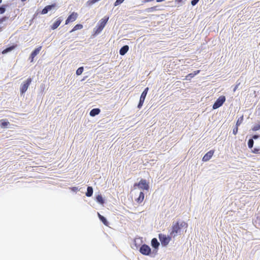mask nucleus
I'll return each instance as SVG.
<instances>
[{
    "label": "nucleus",
    "instance_id": "nucleus-28",
    "mask_svg": "<svg viewBox=\"0 0 260 260\" xmlns=\"http://www.w3.org/2000/svg\"><path fill=\"white\" fill-rule=\"evenodd\" d=\"M157 10V6H154L150 8H149L147 9V11L148 12H153L154 11Z\"/></svg>",
    "mask_w": 260,
    "mask_h": 260
},
{
    "label": "nucleus",
    "instance_id": "nucleus-22",
    "mask_svg": "<svg viewBox=\"0 0 260 260\" xmlns=\"http://www.w3.org/2000/svg\"><path fill=\"white\" fill-rule=\"evenodd\" d=\"M142 240L141 238H137L134 240V245L136 246V248H139L140 246L142 245Z\"/></svg>",
    "mask_w": 260,
    "mask_h": 260
},
{
    "label": "nucleus",
    "instance_id": "nucleus-12",
    "mask_svg": "<svg viewBox=\"0 0 260 260\" xmlns=\"http://www.w3.org/2000/svg\"><path fill=\"white\" fill-rule=\"evenodd\" d=\"M214 153V150H210L208 152H207L203 157L202 161L204 162H206L209 160L213 155Z\"/></svg>",
    "mask_w": 260,
    "mask_h": 260
},
{
    "label": "nucleus",
    "instance_id": "nucleus-41",
    "mask_svg": "<svg viewBox=\"0 0 260 260\" xmlns=\"http://www.w3.org/2000/svg\"><path fill=\"white\" fill-rule=\"evenodd\" d=\"M2 31V28L0 27V32Z\"/></svg>",
    "mask_w": 260,
    "mask_h": 260
},
{
    "label": "nucleus",
    "instance_id": "nucleus-7",
    "mask_svg": "<svg viewBox=\"0 0 260 260\" xmlns=\"http://www.w3.org/2000/svg\"><path fill=\"white\" fill-rule=\"evenodd\" d=\"M31 81L32 79L31 78L29 77L21 84L20 89V93L21 94H23L26 92L29 85L30 84Z\"/></svg>",
    "mask_w": 260,
    "mask_h": 260
},
{
    "label": "nucleus",
    "instance_id": "nucleus-8",
    "mask_svg": "<svg viewBox=\"0 0 260 260\" xmlns=\"http://www.w3.org/2000/svg\"><path fill=\"white\" fill-rule=\"evenodd\" d=\"M225 96L221 95L219 96L213 105L212 108L216 109L221 107L225 101Z\"/></svg>",
    "mask_w": 260,
    "mask_h": 260
},
{
    "label": "nucleus",
    "instance_id": "nucleus-2",
    "mask_svg": "<svg viewBox=\"0 0 260 260\" xmlns=\"http://www.w3.org/2000/svg\"><path fill=\"white\" fill-rule=\"evenodd\" d=\"M187 227V223L180 220H177L176 222H174L172 226V232L171 235L173 237H176L178 235H181V231L182 228H186Z\"/></svg>",
    "mask_w": 260,
    "mask_h": 260
},
{
    "label": "nucleus",
    "instance_id": "nucleus-32",
    "mask_svg": "<svg viewBox=\"0 0 260 260\" xmlns=\"http://www.w3.org/2000/svg\"><path fill=\"white\" fill-rule=\"evenodd\" d=\"M71 189L73 192H76V191L79 190L78 187H76V186L71 187Z\"/></svg>",
    "mask_w": 260,
    "mask_h": 260
},
{
    "label": "nucleus",
    "instance_id": "nucleus-31",
    "mask_svg": "<svg viewBox=\"0 0 260 260\" xmlns=\"http://www.w3.org/2000/svg\"><path fill=\"white\" fill-rule=\"evenodd\" d=\"M124 1V0H116L114 3V6H118V5L121 4V3H122Z\"/></svg>",
    "mask_w": 260,
    "mask_h": 260
},
{
    "label": "nucleus",
    "instance_id": "nucleus-15",
    "mask_svg": "<svg viewBox=\"0 0 260 260\" xmlns=\"http://www.w3.org/2000/svg\"><path fill=\"white\" fill-rule=\"evenodd\" d=\"M98 217L100 220V221L105 225L108 226L109 224V222L108 221L107 218L101 215L99 212H98Z\"/></svg>",
    "mask_w": 260,
    "mask_h": 260
},
{
    "label": "nucleus",
    "instance_id": "nucleus-18",
    "mask_svg": "<svg viewBox=\"0 0 260 260\" xmlns=\"http://www.w3.org/2000/svg\"><path fill=\"white\" fill-rule=\"evenodd\" d=\"M129 47L127 45L123 46L119 51V53L121 55H124L128 50Z\"/></svg>",
    "mask_w": 260,
    "mask_h": 260
},
{
    "label": "nucleus",
    "instance_id": "nucleus-26",
    "mask_svg": "<svg viewBox=\"0 0 260 260\" xmlns=\"http://www.w3.org/2000/svg\"><path fill=\"white\" fill-rule=\"evenodd\" d=\"M56 7V4H53L51 5H48L45 7V8L47 9V11H50L52 8Z\"/></svg>",
    "mask_w": 260,
    "mask_h": 260
},
{
    "label": "nucleus",
    "instance_id": "nucleus-16",
    "mask_svg": "<svg viewBox=\"0 0 260 260\" xmlns=\"http://www.w3.org/2000/svg\"><path fill=\"white\" fill-rule=\"evenodd\" d=\"M200 72V70H197V71L193 72V73H190V74H188L187 76H186L185 79L187 80H190L192 78L194 77L196 75L198 74Z\"/></svg>",
    "mask_w": 260,
    "mask_h": 260
},
{
    "label": "nucleus",
    "instance_id": "nucleus-38",
    "mask_svg": "<svg viewBox=\"0 0 260 260\" xmlns=\"http://www.w3.org/2000/svg\"><path fill=\"white\" fill-rule=\"evenodd\" d=\"M35 57H32V56H30V62H33L34 61V58Z\"/></svg>",
    "mask_w": 260,
    "mask_h": 260
},
{
    "label": "nucleus",
    "instance_id": "nucleus-30",
    "mask_svg": "<svg viewBox=\"0 0 260 260\" xmlns=\"http://www.w3.org/2000/svg\"><path fill=\"white\" fill-rule=\"evenodd\" d=\"M243 120V116H242L241 117H240L238 120H237V126L238 125H239L240 124H241Z\"/></svg>",
    "mask_w": 260,
    "mask_h": 260
},
{
    "label": "nucleus",
    "instance_id": "nucleus-3",
    "mask_svg": "<svg viewBox=\"0 0 260 260\" xmlns=\"http://www.w3.org/2000/svg\"><path fill=\"white\" fill-rule=\"evenodd\" d=\"M109 18L108 16H105L99 21L96 28L95 29L94 32L95 34H98L102 31L107 23Z\"/></svg>",
    "mask_w": 260,
    "mask_h": 260
},
{
    "label": "nucleus",
    "instance_id": "nucleus-20",
    "mask_svg": "<svg viewBox=\"0 0 260 260\" xmlns=\"http://www.w3.org/2000/svg\"><path fill=\"white\" fill-rule=\"evenodd\" d=\"M17 47V45H14L12 46H10L9 47L7 48L6 49H4L2 51V54H6L9 52L11 51L12 50H14L16 47Z\"/></svg>",
    "mask_w": 260,
    "mask_h": 260
},
{
    "label": "nucleus",
    "instance_id": "nucleus-27",
    "mask_svg": "<svg viewBox=\"0 0 260 260\" xmlns=\"http://www.w3.org/2000/svg\"><path fill=\"white\" fill-rule=\"evenodd\" d=\"M83 71V67L79 68L76 71V74L77 75H80Z\"/></svg>",
    "mask_w": 260,
    "mask_h": 260
},
{
    "label": "nucleus",
    "instance_id": "nucleus-23",
    "mask_svg": "<svg viewBox=\"0 0 260 260\" xmlns=\"http://www.w3.org/2000/svg\"><path fill=\"white\" fill-rule=\"evenodd\" d=\"M9 123H10L6 120L2 119L0 120V125L2 128H6Z\"/></svg>",
    "mask_w": 260,
    "mask_h": 260
},
{
    "label": "nucleus",
    "instance_id": "nucleus-25",
    "mask_svg": "<svg viewBox=\"0 0 260 260\" xmlns=\"http://www.w3.org/2000/svg\"><path fill=\"white\" fill-rule=\"evenodd\" d=\"M83 28V25L81 24H76L73 28L70 31V32H73L78 29H81Z\"/></svg>",
    "mask_w": 260,
    "mask_h": 260
},
{
    "label": "nucleus",
    "instance_id": "nucleus-42",
    "mask_svg": "<svg viewBox=\"0 0 260 260\" xmlns=\"http://www.w3.org/2000/svg\"><path fill=\"white\" fill-rule=\"evenodd\" d=\"M2 0H0V4L2 3Z\"/></svg>",
    "mask_w": 260,
    "mask_h": 260
},
{
    "label": "nucleus",
    "instance_id": "nucleus-35",
    "mask_svg": "<svg viewBox=\"0 0 260 260\" xmlns=\"http://www.w3.org/2000/svg\"><path fill=\"white\" fill-rule=\"evenodd\" d=\"M7 19V17H3L0 19V23H2L3 21H5Z\"/></svg>",
    "mask_w": 260,
    "mask_h": 260
},
{
    "label": "nucleus",
    "instance_id": "nucleus-11",
    "mask_svg": "<svg viewBox=\"0 0 260 260\" xmlns=\"http://www.w3.org/2000/svg\"><path fill=\"white\" fill-rule=\"evenodd\" d=\"M78 16V14L76 12L72 13L67 18L66 20L65 24H68L70 22L75 21Z\"/></svg>",
    "mask_w": 260,
    "mask_h": 260
},
{
    "label": "nucleus",
    "instance_id": "nucleus-36",
    "mask_svg": "<svg viewBox=\"0 0 260 260\" xmlns=\"http://www.w3.org/2000/svg\"><path fill=\"white\" fill-rule=\"evenodd\" d=\"M260 128V125H256L254 127L255 130H258Z\"/></svg>",
    "mask_w": 260,
    "mask_h": 260
},
{
    "label": "nucleus",
    "instance_id": "nucleus-40",
    "mask_svg": "<svg viewBox=\"0 0 260 260\" xmlns=\"http://www.w3.org/2000/svg\"><path fill=\"white\" fill-rule=\"evenodd\" d=\"M236 89H237V87H236L235 88V89H234V91H235Z\"/></svg>",
    "mask_w": 260,
    "mask_h": 260
},
{
    "label": "nucleus",
    "instance_id": "nucleus-1",
    "mask_svg": "<svg viewBox=\"0 0 260 260\" xmlns=\"http://www.w3.org/2000/svg\"><path fill=\"white\" fill-rule=\"evenodd\" d=\"M247 145L249 148L251 149L252 152L255 154H260V135L257 134L253 135L248 140Z\"/></svg>",
    "mask_w": 260,
    "mask_h": 260
},
{
    "label": "nucleus",
    "instance_id": "nucleus-33",
    "mask_svg": "<svg viewBox=\"0 0 260 260\" xmlns=\"http://www.w3.org/2000/svg\"><path fill=\"white\" fill-rule=\"evenodd\" d=\"M48 13L47 9L45 7L41 11L42 14H46Z\"/></svg>",
    "mask_w": 260,
    "mask_h": 260
},
{
    "label": "nucleus",
    "instance_id": "nucleus-17",
    "mask_svg": "<svg viewBox=\"0 0 260 260\" xmlns=\"http://www.w3.org/2000/svg\"><path fill=\"white\" fill-rule=\"evenodd\" d=\"M93 192V190L92 187L90 186H88L87 188V191L85 193V195L87 197H90L92 196Z\"/></svg>",
    "mask_w": 260,
    "mask_h": 260
},
{
    "label": "nucleus",
    "instance_id": "nucleus-39",
    "mask_svg": "<svg viewBox=\"0 0 260 260\" xmlns=\"http://www.w3.org/2000/svg\"><path fill=\"white\" fill-rule=\"evenodd\" d=\"M22 2H25L26 1V0H21Z\"/></svg>",
    "mask_w": 260,
    "mask_h": 260
},
{
    "label": "nucleus",
    "instance_id": "nucleus-13",
    "mask_svg": "<svg viewBox=\"0 0 260 260\" xmlns=\"http://www.w3.org/2000/svg\"><path fill=\"white\" fill-rule=\"evenodd\" d=\"M62 21L61 17H59L57 20L50 26V28L52 30L56 29L60 24Z\"/></svg>",
    "mask_w": 260,
    "mask_h": 260
},
{
    "label": "nucleus",
    "instance_id": "nucleus-10",
    "mask_svg": "<svg viewBox=\"0 0 260 260\" xmlns=\"http://www.w3.org/2000/svg\"><path fill=\"white\" fill-rule=\"evenodd\" d=\"M159 243L156 238H153L151 241V245L153 248V253H156L157 252L159 246Z\"/></svg>",
    "mask_w": 260,
    "mask_h": 260
},
{
    "label": "nucleus",
    "instance_id": "nucleus-19",
    "mask_svg": "<svg viewBox=\"0 0 260 260\" xmlns=\"http://www.w3.org/2000/svg\"><path fill=\"white\" fill-rule=\"evenodd\" d=\"M144 199V193L143 191H141L139 193V196L138 198L136 199V201L139 204L142 203Z\"/></svg>",
    "mask_w": 260,
    "mask_h": 260
},
{
    "label": "nucleus",
    "instance_id": "nucleus-5",
    "mask_svg": "<svg viewBox=\"0 0 260 260\" xmlns=\"http://www.w3.org/2000/svg\"><path fill=\"white\" fill-rule=\"evenodd\" d=\"M139 252L144 255H150L151 253V249L150 246L146 244H142L139 249Z\"/></svg>",
    "mask_w": 260,
    "mask_h": 260
},
{
    "label": "nucleus",
    "instance_id": "nucleus-24",
    "mask_svg": "<svg viewBox=\"0 0 260 260\" xmlns=\"http://www.w3.org/2000/svg\"><path fill=\"white\" fill-rule=\"evenodd\" d=\"M42 49V46H40L36 48L34 51H33L31 53V56L32 57H35L37 54H39L40 51Z\"/></svg>",
    "mask_w": 260,
    "mask_h": 260
},
{
    "label": "nucleus",
    "instance_id": "nucleus-43",
    "mask_svg": "<svg viewBox=\"0 0 260 260\" xmlns=\"http://www.w3.org/2000/svg\"><path fill=\"white\" fill-rule=\"evenodd\" d=\"M181 0H179V2H180Z\"/></svg>",
    "mask_w": 260,
    "mask_h": 260
},
{
    "label": "nucleus",
    "instance_id": "nucleus-29",
    "mask_svg": "<svg viewBox=\"0 0 260 260\" xmlns=\"http://www.w3.org/2000/svg\"><path fill=\"white\" fill-rule=\"evenodd\" d=\"M6 5H3L0 7V14H2L5 13L6 11Z\"/></svg>",
    "mask_w": 260,
    "mask_h": 260
},
{
    "label": "nucleus",
    "instance_id": "nucleus-4",
    "mask_svg": "<svg viewBox=\"0 0 260 260\" xmlns=\"http://www.w3.org/2000/svg\"><path fill=\"white\" fill-rule=\"evenodd\" d=\"M158 239L161 243L162 246H167L171 240L170 236L162 234H158Z\"/></svg>",
    "mask_w": 260,
    "mask_h": 260
},
{
    "label": "nucleus",
    "instance_id": "nucleus-9",
    "mask_svg": "<svg viewBox=\"0 0 260 260\" xmlns=\"http://www.w3.org/2000/svg\"><path fill=\"white\" fill-rule=\"evenodd\" d=\"M148 87H146L144 90L143 91V92L142 93L141 95V96H140V101H139V103L138 104V108L139 109H140L141 108L143 103H144V100L145 99V98H146V96L147 94V92L148 91Z\"/></svg>",
    "mask_w": 260,
    "mask_h": 260
},
{
    "label": "nucleus",
    "instance_id": "nucleus-6",
    "mask_svg": "<svg viewBox=\"0 0 260 260\" xmlns=\"http://www.w3.org/2000/svg\"><path fill=\"white\" fill-rule=\"evenodd\" d=\"M134 186H137L139 188L148 190L149 189V183L145 179H141L138 182L135 183Z\"/></svg>",
    "mask_w": 260,
    "mask_h": 260
},
{
    "label": "nucleus",
    "instance_id": "nucleus-14",
    "mask_svg": "<svg viewBox=\"0 0 260 260\" xmlns=\"http://www.w3.org/2000/svg\"><path fill=\"white\" fill-rule=\"evenodd\" d=\"M95 201L100 205H103L105 203V200L101 194H99L95 197Z\"/></svg>",
    "mask_w": 260,
    "mask_h": 260
},
{
    "label": "nucleus",
    "instance_id": "nucleus-37",
    "mask_svg": "<svg viewBox=\"0 0 260 260\" xmlns=\"http://www.w3.org/2000/svg\"><path fill=\"white\" fill-rule=\"evenodd\" d=\"M238 132V131H232V134L234 135H236Z\"/></svg>",
    "mask_w": 260,
    "mask_h": 260
},
{
    "label": "nucleus",
    "instance_id": "nucleus-21",
    "mask_svg": "<svg viewBox=\"0 0 260 260\" xmlns=\"http://www.w3.org/2000/svg\"><path fill=\"white\" fill-rule=\"evenodd\" d=\"M100 111V109L99 108L93 109L90 111L89 114L91 116H94L98 115Z\"/></svg>",
    "mask_w": 260,
    "mask_h": 260
},
{
    "label": "nucleus",
    "instance_id": "nucleus-34",
    "mask_svg": "<svg viewBox=\"0 0 260 260\" xmlns=\"http://www.w3.org/2000/svg\"><path fill=\"white\" fill-rule=\"evenodd\" d=\"M199 0H192L191 2V5L192 6H194L199 2Z\"/></svg>",
    "mask_w": 260,
    "mask_h": 260
}]
</instances>
